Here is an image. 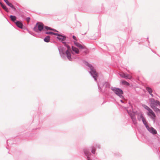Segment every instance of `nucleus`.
Listing matches in <instances>:
<instances>
[{
    "label": "nucleus",
    "instance_id": "1",
    "mask_svg": "<svg viewBox=\"0 0 160 160\" xmlns=\"http://www.w3.org/2000/svg\"><path fill=\"white\" fill-rule=\"evenodd\" d=\"M85 64L86 65L89 67L91 71H90V73L91 75L93 76V78H94L95 80L96 81V77H98V74L96 72V70L94 69V68L88 62H86Z\"/></svg>",
    "mask_w": 160,
    "mask_h": 160
},
{
    "label": "nucleus",
    "instance_id": "2",
    "mask_svg": "<svg viewBox=\"0 0 160 160\" xmlns=\"http://www.w3.org/2000/svg\"><path fill=\"white\" fill-rule=\"evenodd\" d=\"M143 123L145 125L146 128L150 132L152 133L153 134H156L157 133V131L154 129L153 128L151 127L149 128V126L147 124V122L145 120V118H143L142 120Z\"/></svg>",
    "mask_w": 160,
    "mask_h": 160
},
{
    "label": "nucleus",
    "instance_id": "3",
    "mask_svg": "<svg viewBox=\"0 0 160 160\" xmlns=\"http://www.w3.org/2000/svg\"><path fill=\"white\" fill-rule=\"evenodd\" d=\"M43 26L44 25L42 23L38 22L34 28L33 30L36 32H38V31H41L43 29Z\"/></svg>",
    "mask_w": 160,
    "mask_h": 160
},
{
    "label": "nucleus",
    "instance_id": "4",
    "mask_svg": "<svg viewBox=\"0 0 160 160\" xmlns=\"http://www.w3.org/2000/svg\"><path fill=\"white\" fill-rule=\"evenodd\" d=\"M150 106L152 108L156 107V106H160V102L158 100H155L153 98L149 99Z\"/></svg>",
    "mask_w": 160,
    "mask_h": 160
},
{
    "label": "nucleus",
    "instance_id": "5",
    "mask_svg": "<svg viewBox=\"0 0 160 160\" xmlns=\"http://www.w3.org/2000/svg\"><path fill=\"white\" fill-rule=\"evenodd\" d=\"M111 89L116 95L119 97H121L123 93V91L119 88H112Z\"/></svg>",
    "mask_w": 160,
    "mask_h": 160
},
{
    "label": "nucleus",
    "instance_id": "6",
    "mask_svg": "<svg viewBox=\"0 0 160 160\" xmlns=\"http://www.w3.org/2000/svg\"><path fill=\"white\" fill-rule=\"evenodd\" d=\"M128 114L130 115L131 118L134 124L137 123V121L135 118V114L132 112H128Z\"/></svg>",
    "mask_w": 160,
    "mask_h": 160
},
{
    "label": "nucleus",
    "instance_id": "7",
    "mask_svg": "<svg viewBox=\"0 0 160 160\" xmlns=\"http://www.w3.org/2000/svg\"><path fill=\"white\" fill-rule=\"evenodd\" d=\"M148 115L153 119H154L156 117V115L154 113L151 109V110H149V111H148Z\"/></svg>",
    "mask_w": 160,
    "mask_h": 160
},
{
    "label": "nucleus",
    "instance_id": "8",
    "mask_svg": "<svg viewBox=\"0 0 160 160\" xmlns=\"http://www.w3.org/2000/svg\"><path fill=\"white\" fill-rule=\"evenodd\" d=\"M120 76L122 78H128L129 79H131L132 78L131 76L125 73H122L120 74Z\"/></svg>",
    "mask_w": 160,
    "mask_h": 160
},
{
    "label": "nucleus",
    "instance_id": "9",
    "mask_svg": "<svg viewBox=\"0 0 160 160\" xmlns=\"http://www.w3.org/2000/svg\"><path fill=\"white\" fill-rule=\"evenodd\" d=\"M74 44L77 47H79L80 48H82L83 49L84 48H85V46H84L82 45H81L80 44L78 43V42L74 41Z\"/></svg>",
    "mask_w": 160,
    "mask_h": 160
},
{
    "label": "nucleus",
    "instance_id": "10",
    "mask_svg": "<svg viewBox=\"0 0 160 160\" xmlns=\"http://www.w3.org/2000/svg\"><path fill=\"white\" fill-rule=\"evenodd\" d=\"M66 53L68 59L69 60H71L72 59L71 54V51L67 50L66 52Z\"/></svg>",
    "mask_w": 160,
    "mask_h": 160
},
{
    "label": "nucleus",
    "instance_id": "11",
    "mask_svg": "<svg viewBox=\"0 0 160 160\" xmlns=\"http://www.w3.org/2000/svg\"><path fill=\"white\" fill-rule=\"evenodd\" d=\"M146 89L149 93L153 97V95L152 94V89L149 87H147L146 88Z\"/></svg>",
    "mask_w": 160,
    "mask_h": 160
},
{
    "label": "nucleus",
    "instance_id": "12",
    "mask_svg": "<svg viewBox=\"0 0 160 160\" xmlns=\"http://www.w3.org/2000/svg\"><path fill=\"white\" fill-rule=\"evenodd\" d=\"M58 36L57 37V38L59 40L61 41H64L66 39V37L65 36L59 35L58 34Z\"/></svg>",
    "mask_w": 160,
    "mask_h": 160
},
{
    "label": "nucleus",
    "instance_id": "13",
    "mask_svg": "<svg viewBox=\"0 0 160 160\" xmlns=\"http://www.w3.org/2000/svg\"><path fill=\"white\" fill-rule=\"evenodd\" d=\"M16 25L20 28H22L23 25L20 22L17 21L16 22Z\"/></svg>",
    "mask_w": 160,
    "mask_h": 160
},
{
    "label": "nucleus",
    "instance_id": "14",
    "mask_svg": "<svg viewBox=\"0 0 160 160\" xmlns=\"http://www.w3.org/2000/svg\"><path fill=\"white\" fill-rule=\"evenodd\" d=\"M72 49L73 51L75 52L76 53L78 54L79 52V50L77 48L73 46H72Z\"/></svg>",
    "mask_w": 160,
    "mask_h": 160
},
{
    "label": "nucleus",
    "instance_id": "15",
    "mask_svg": "<svg viewBox=\"0 0 160 160\" xmlns=\"http://www.w3.org/2000/svg\"><path fill=\"white\" fill-rule=\"evenodd\" d=\"M158 114H160V110L156 107L152 108Z\"/></svg>",
    "mask_w": 160,
    "mask_h": 160
},
{
    "label": "nucleus",
    "instance_id": "16",
    "mask_svg": "<svg viewBox=\"0 0 160 160\" xmlns=\"http://www.w3.org/2000/svg\"><path fill=\"white\" fill-rule=\"evenodd\" d=\"M121 82L122 84L126 86H129V83L125 81L122 80L121 81Z\"/></svg>",
    "mask_w": 160,
    "mask_h": 160
},
{
    "label": "nucleus",
    "instance_id": "17",
    "mask_svg": "<svg viewBox=\"0 0 160 160\" xmlns=\"http://www.w3.org/2000/svg\"><path fill=\"white\" fill-rule=\"evenodd\" d=\"M7 5L10 7H11L12 9H13L14 10H16V9L15 8L11 3L9 2V3H8Z\"/></svg>",
    "mask_w": 160,
    "mask_h": 160
},
{
    "label": "nucleus",
    "instance_id": "18",
    "mask_svg": "<svg viewBox=\"0 0 160 160\" xmlns=\"http://www.w3.org/2000/svg\"><path fill=\"white\" fill-rule=\"evenodd\" d=\"M10 17L11 20L13 21H14L16 19V17L15 16L11 15Z\"/></svg>",
    "mask_w": 160,
    "mask_h": 160
},
{
    "label": "nucleus",
    "instance_id": "19",
    "mask_svg": "<svg viewBox=\"0 0 160 160\" xmlns=\"http://www.w3.org/2000/svg\"><path fill=\"white\" fill-rule=\"evenodd\" d=\"M50 37L49 36L46 37L44 39V41L46 42H48L49 41Z\"/></svg>",
    "mask_w": 160,
    "mask_h": 160
},
{
    "label": "nucleus",
    "instance_id": "20",
    "mask_svg": "<svg viewBox=\"0 0 160 160\" xmlns=\"http://www.w3.org/2000/svg\"><path fill=\"white\" fill-rule=\"evenodd\" d=\"M143 118H144V117L142 115V114H140L138 115V119L139 120H140L141 119L142 120Z\"/></svg>",
    "mask_w": 160,
    "mask_h": 160
},
{
    "label": "nucleus",
    "instance_id": "21",
    "mask_svg": "<svg viewBox=\"0 0 160 160\" xmlns=\"http://www.w3.org/2000/svg\"><path fill=\"white\" fill-rule=\"evenodd\" d=\"M2 8L5 10L7 12H8V8L6 7L4 5H2Z\"/></svg>",
    "mask_w": 160,
    "mask_h": 160
},
{
    "label": "nucleus",
    "instance_id": "22",
    "mask_svg": "<svg viewBox=\"0 0 160 160\" xmlns=\"http://www.w3.org/2000/svg\"><path fill=\"white\" fill-rule=\"evenodd\" d=\"M47 34H53L55 35H58V34L56 33H55L54 32H47L46 33Z\"/></svg>",
    "mask_w": 160,
    "mask_h": 160
},
{
    "label": "nucleus",
    "instance_id": "23",
    "mask_svg": "<svg viewBox=\"0 0 160 160\" xmlns=\"http://www.w3.org/2000/svg\"><path fill=\"white\" fill-rule=\"evenodd\" d=\"M45 28L47 30H53V31H56V30H55L54 29H52V28H50L46 26L45 27Z\"/></svg>",
    "mask_w": 160,
    "mask_h": 160
},
{
    "label": "nucleus",
    "instance_id": "24",
    "mask_svg": "<svg viewBox=\"0 0 160 160\" xmlns=\"http://www.w3.org/2000/svg\"><path fill=\"white\" fill-rule=\"evenodd\" d=\"M144 108L146 109L148 111V112L149 111V110H151V109L149 108L148 106L144 105L143 106Z\"/></svg>",
    "mask_w": 160,
    "mask_h": 160
},
{
    "label": "nucleus",
    "instance_id": "25",
    "mask_svg": "<svg viewBox=\"0 0 160 160\" xmlns=\"http://www.w3.org/2000/svg\"><path fill=\"white\" fill-rule=\"evenodd\" d=\"M64 43H65V45L68 48V50H67L71 51L70 47L68 45H67L65 42Z\"/></svg>",
    "mask_w": 160,
    "mask_h": 160
},
{
    "label": "nucleus",
    "instance_id": "26",
    "mask_svg": "<svg viewBox=\"0 0 160 160\" xmlns=\"http://www.w3.org/2000/svg\"><path fill=\"white\" fill-rule=\"evenodd\" d=\"M84 152L85 154L87 155H88L89 153V152L87 150H85Z\"/></svg>",
    "mask_w": 160,
    "mask_h": 160
},
{
    "label": "nucleus",
    "instance_id": "27",
    "mask_svg": "<svg viewBox=\"0 0 160 160\" xmlns=\"http://www.w3.org/2000/svg\"><path fill=\"white\" fill-rule=\"evenodd\" d=\"M95 151H96V149L93 147L92 148V153L93 154H95Z\"/></svg>",
    "mask_w": 160,
    "mask_h": 160
},
{
    "label": "nucleus",
    "instance_id": "28",
    "mask_svg": "<svg viewBox=\"0 0 160 160\" xmlns=\"http://www.w3.org/2000/svg\"><path fill=\"white\" fill-rule=\"evenodd\" d=\"M26 21L28 23L29 22V21H30V18H29V17H28V18H26Z\"/></svg>",
    "mask_w": 160,
    "mask_h": 160
},
{
    "label": "nucleus",
    "instance_id": "29",
    "mask_svg": "<svg viewBox=\"0 0 160 160\" xmlns=\"http://www.w3.org/2000/svg\"><path fill=\"white\" fill-rule=\"evenodd\" d=\"M4 1L7 4L9 2L8 0H4Z\"/></svg>",
    "mask_w": 160,
    "mask_h": 160
},
{
    "label": "nucleus",
    "instance_id": "30",
    "mask_svg": "<svg viewBox=\"0 0 160 160\" xmlns=\"http://www.w3.org/2000/svg\"><path fill=\"white\" fill-rule=\"evenodd\" d=\"M72 38H73V39H74L75 40H77V38H76V37H75V36H73V37H72Z\"/></svg>",
    "mask_w": 160,
    "mask_h": 160
},
{
    "label": "nucleus",
    "instance_id": "31",
    "mask_svg": "<svg viewBox=\"0 0 160 160\" xmlns=\"http://www.w3.org/2000/svg\"><path fill=\"white\" fill-rule=\"evenodd\" d=\"M0 4L1 7L3 5V4L1 2H0Z\"/></svg>",
    "mask_w": 160,
    "mask_h": 160
},
{
    "label": "nucleus",
    "instance_id": "32",
    "mask_svg": "<svg viewBox=\"0 0 160 160\" xmlns=\"http://www.w3.org/2000/svg\"><path fill=\"white\" fill-rule=\"evenodd\" d=\"M88 160H91L90 159L89 157H88Z\"/></svg>",
    "mask_w": 160,
    "mask_h": 160
},
{
    "label": "nucleus",
    "instance_id": "33",
    "mask_svg": "<svg viewBox=\"0 0 160 160\" xmlns=\"http://www.w3.org/2000/svg\"><path fill=\"white\" fill-rule=\"evenodd\" d=\"M121 102H122V100H121Z\"/></svg>",
    "mask_w": 160,
    "mask_h": 160
}]
</instances>
